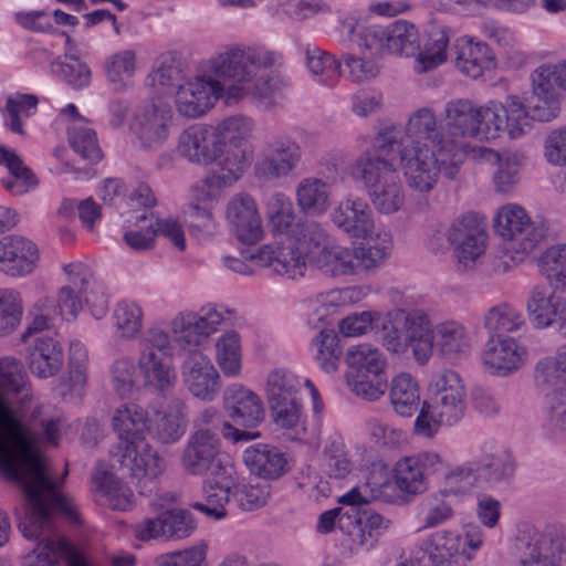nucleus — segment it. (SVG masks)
I'll list each match as a JSON object with an SVG mask.
<instances>
[{
    "label": "nucleus",
    "instance_id": "1",
    "mask_svg": "<svg viewBox=\"0 0 566 566\" xmlns=\"http://www.w3.org/2000/svg\"><path fill=\"white\" fill-rule=\"evenodd\" d=\"M61 428V418L44 406L31 400L24 408L12 407L0 395V471L23 490L29 509L19 527L27 536L40 532L54 512L80 523L77 505L56 490L40 450V443L59 446Z\"/></svg>",
    "mask_w": 566,
    "mask_h": 566
},
{
    "label": "nucleus",
    "instance_id": "2",
    "mask_svg": "<svg viewBox=\"0 0 566 566\" xmlns=\"http://www.w3.org/2000/svg\"><path fill=\"white\" fill-rule=\"evenodd\" d=\"M282 63L281 54L264 49L232 46L209 61V76L185 84L176 93L178 112L189 118L203 115L221 97L250 98L268 109L285 86L279 74L260 75Z\"/></svg>",
    "mask_w": 566,
    "mask_h": 566
},
{
    "label": "nucleus",
    "instance_id": "3",
    "mask_svg": "<svg viewBox=\"0 0 566 566\" xmlns=\"http://www.w3.org/2000/svg\"><path fill=\"white\" fill-rule=\"evenodd\" d=\"M374 149L399 157L409 188L419 192H430L440 175L454 179L465 159L464 143L446 134L430 107L413 112L403 134L396 126L381 129Z\"/></svg>",
    "mask_w": 566,
    "mask_h": 566
},
{
    "label": "nucleus",
    "instance_id": "4",
    "mask_svg": "<svg viewBox=\"0 0 566 566\" xmlns=\"http://www.w3.org/2000/svg\"><path fill=\"white\" fill-rule=\"evenodd\" d=\"M379 337L390 353L402 356L411 348L419 365L428 363L434 342L440 353L455 357L469 352L471 339L465 327L457 322L441 323L433 328L429 314L421 308L395 307L382 322Z\"/></svg>",
    "mask_w": 566,
    "mask_h": 566
},
{
    "label": "nucleus",
    "instance_id": "5",
    "mask_svg": "<svg viewBox=\"0 0 566 566\" xmlns=\"http://www.w3.org/2000/svg\"><path fill=\"white\" fill-rule=\"evenodd\" d=\"M112 426L118 439L109 449L112 467L136 478L140 495H151L157 491V478L166 470V462L151 446L137 448L149 430L147 411L136 403L120 405L113 413Z\"/></svg>",
    "mask_w": 566,
    "mask_h": 566
},
{
    "label": "nucleus",
    "instance_id": "6",
    "mask_svg": "<svg viewBox=\"0 0 566 566\" xmlns=\"http://www.w3.org/2000/svg\"><path fill=\"white\" fill-rule=\"evenodd\" d=\"M363 153L353 167L355 179L364 184L373 207L381 214L400 211L406 201L405 189L396 168L395 155L374 149Z\"/></svg>",
    "mask_w": 566,
    "mask_h": 566
},
{
    "label": "nucleus",
    "instance_id": "7",
    "mask_svg": "<svg viewBox=\"0 0 566 566\" xmlns=\"http://www.w3.org/2000/svg\"><path fill=\"white\" fill-rule=\"evenodd\" d=\"M138 371L143 386L150 391L166 394L175 387L177 375L170 342L161 329L150 328L140 342Z\"/></svg>",
    "mask_w": 566,
    "mask_h": 566
},
{
    "label": "nucleus",
    "instance_id": "8",
    "mask_svg": "<svg viewBox=\"0 0 566 566\" xmlns=\"http://www.w3.org/2000/svg\"><path fill=\"white\" fill-rule=\"evenodd\" d=\"M301 379L287 369H275L266 380V397L274 423L296 433L305 431L300 398Z\"/></svg>",
    "mask_w": 566,
    "mask_h": 566
},
{
    "label": "nucleus",
    "instance_id": "9",
    "mask_svg": "<svg viewBox=\"0 0 566 566\" xmlns=\"http://www.w3.org/2000/svg\"><path fill=\"white\" fill-rule=\"evenodd\" d=\"M357 44L370 51V55L391 53L413 56L420 54V35L411 22L397 20L394 23L360 28Z\"/></svg>",
    "mask_w": 566,
    "mask_h": 566
},
{
    "label": "nucleus",
    "instance_id": "10",
    "mask_svg": "<svg viewBox=\"0 0 566 566\" xmlns=\"http://www.w3.org/2000/svg\"><path fill=\"white\" fill-rule=\"evenodd\" d=\"M494 228L506 241V250L521 255L533 251L546 233L543 222L533 221L523 207L513 203L499 210Z\"/></svg>",
    "mask_w": 566,
    "mask_h": 566
},
{
    "label": "nucleus",
    "instance_id": "11",
    "mask_svg": "<svg viewBox=\"0 0 566 566\" xmlns=\"http://www.w3.org/2000/svg\"><path fill=\"white\" fill-rule=\"evenodd\" d=\"M520 566H559L566 560V534L562 525L533 528L521 541Z\"/></svg>",
    "mask_w": 566,
    "mask_h": 566
},
{
    "label": "nucleus",
    "instance_id": "12",
    "mask_svg": "<svg viewBox=\"0 0 566 566\" xmlns=\"http://www.w3.org/2000/svg\"><path fill=\"white\" fill-rule=\"evenodd\" d=\"M444 235L460 268H472L485 252L486 233L475 213L469 212L457 218Z\"/></svg>",
    "mask_w": 566,
    "mask_h": 566
},
{
    "label": "nucleus",
    "instance_id": "13",
    "mask_svg": "<svg viewBox=\"0 0 566 566\" xmlns=\"http://www.w3.org/2000/svg\"><path fill=\"white\" fill-rule=\"evenodd\" d=\"M465 409L467 394L430 397L420 408L415 421V433L431 439L440 426L458 423L464 417Z\"/></svg>",
    "mask_w": 566,
    "mask_h": 566
},
{
    "label": "nucleus",
    "instance_id": "14",
    "mask_svg": "<svg viewBox=\"0 0 566 566\" xmlns=\"http://www.w3.org/2000/svg\"><path fill=\"white\" fill-rule=\"evenodd\" d=\"M172 123V109L165 103L146 104L139 108L132 123V132L138 147L157 150L168 139Z\"/></svg>",
    "mask_w": 566,
    "mask_h": 566
},
{
    "label": "nucleus",
    "instance_id": "15",
    "mask_svg": "<svg viewBox=\"0 0 566 566\" xmlns=\"http://www.w3.org/2000/svg\"><path fill=\"white\" fill-rule=\"evenodd\" d=\"M244 256L256 261L260 266L271 268L274 273L292 280L303 276L306 270L305 252L291 237L276 244L263 245L256 253Z\"/></svg>",
    "mask_w": 566,
    "mask_h": 566
},
{
    "label": "nucleus",
    "instance_id": "16",
    "mask_svg": "<svg viewBox=\"0 0 566 566\" xmlns=\"http://www.w3.org/2000/svg\"><path fill=\"white\" fill-rule=\"evenodd\" d=\"M197 524L190 512L171 509L157 517L145 518L133 526L136 538L143 542L164 537L166 539H182L189 537Z\"/></svg>",
    "mask_w": 566,
    "mask_h": 566
},
{
    "label": "nucleus",
    "instance_id": "17",
    "mask_svg": "<svg viewBox=\"0 0 566 566\" xmlns=\"http://www.w3.org/2000/svg\"><path fill=\"white\" fill-rule=\"evenodd\" d=\"M181 374L189 392L202 401L214 400L221 389L218 370L200 350L188 352L184 357Z\"/></svg>",
    "mask_w": 566,
    "mask_h": 566
},
{
    "label": "nucleus",
    "instance_id": "18",
    "mask_svg": "<svg viewBox=\"0 0 566 566\" xmlns=\"http://www.w3.org/2000/svg\"><path fill=\"white\" fill-rule=\"evenodd\" d=\"M443 462L437 453L423 452L399 460L395 467V484L411 497L428 489V478L441 470Z\"/></svg>",
    "mask_w": 566,
    "mask_h": 566
},
{
    "label": "nucleus",
    "instance_id": "19",
    "mask_svg": "<svg viewBox=\"0 0 566 566\" xmlns=\"http://www.w3.org/2000/svg\"><path fill=\"white\" fill-rule=\"evenodd\" d=\"M301 159V148L289 137H276L268 143L254 166L255 174L264 179H277L290 175Z\"/></svg>",
    "mask_w": 566,
    "mask_h": 566
},
{
    "label": "nucleus",
    "instance_id": "20",
    "mask_svg": "<svg viewBox=\"0 0 566 566\" xmlns=\"http://www.w3.org/2000/svg\"><path fill=\"white\" fill-rule=\"evenodd\" d=\"M64 271L69 276V284L62 286L56 298L60 315L64 319H74L83 307V302H92L88 290L94 282L91 269L81 263L66 264Z\"/></svg>",
    "mask_w": 566,
    "mask_h": 566
},
{
    "label": "nucleus",
    "instance_id": "21",
    "mask_svg": "<svg viewBox=\"0 0 566 566\" xmlns=\"http://www.w3.org/2000/svg\"><path fill=\"white\" fill-rule=\"evenodd\" d=\"M220 440H209L201 434L189 437L182 451L181 467L190 475H210L223 471L226 465H233L222 459Z\"/></svg>",
    "mask_w": 566,
    "mask_h": 566
},
{
    "label": "nucleus",
    "instance_id": "22",
    "mask_svg": "<svg viewBox=\"0 0 566 566\" xmlns=\"http://www.w3.org/2000/svg\"><path fill=\"white\" fill-rule=\"evenodd\" d=\"M177 150L192 164L209 165L218 159L222 148L214 126L197 124L180 134Z\"/></svg>",
    "mask_w": 566,
    "mask_h": 566
},
{
    "label": "nucleus",
    "instance_id": "23",
    "mask_svg": "<svg viewBox=\"0 0 566 566\" xmlns=\"http://www.w3.org/2000/svg\"><path fill=\"white\" fill-rule=\"evenodd\" d=\"M482 360L493 375L507 376L524 366L527 349L507 335L490 336Z\"/></svg>",
    "mask_w": 566,
    "mask_h": 566
},
{
    "label": "nucleus",
    "instance_id": "24",
    "mask_svg": "<svg viewBox=\"0 0 566 566\" xmlns=\"http://www.w3.org/2000/svg\"><path fill=\"white\" fill-rule=\"evenodd\" d=\"M237 488V471L233 465H226L223 471L210 473L203 482L205 502H197L192 506L217 520L227 515L226 506L231 502Z\"/></svg>",
    "mask_w": 566,
    "mask_h": 566
},
{
    "label": "nucleus",
    "instance_id": "25",
    "mask_svg": "<svg viewBox=\"0 0 566 566\" xmlns=\"http://www.w3.org/2000/svg\"><path fill=\"white\" fill-rule=\"evenodd\" d=\"M226 218L241 242L254 244L262 239V221L250 195L238 193L231 198L227 206Z\"/></svg>",
    "mask_w": 566,
    "mask_h": 566
},
{
    "label": "nucleus",
    "instance_id": "26",
    "mask_svg": "<svg viewBox=\"0 0 566 566\" xmlns=\"http://www.w3.org/2000/svg\"><path fill=\"white\" fill-rule=\"evenodd\" d=\"M334 224L352 238L365 239L373 234L375 223L369 205L359 197L342 200L332 213Z\"/></svg>",
    "mask_w": 566,
    "mask_h": 566
},
{
    "label": "nucleus",
    "instance_id": "27",
    "mask_svg": "<svg viewBox=\"0 0 566 566\" xmlns=\"http://www.w3.org/2000/svg\"><path fill=\"white\" fill-rule=\"evenodd\" d=\"M223 403L229 418L239 427L249 431L256 428L264 419V408L260 397L239 385L226 389Z\"/></svg>",
    "mask_w": 566,
    "mask_h": 566
},
{
    "label": "nucleus",
    "instance_id": "28",
    "mask_svg": "<svg viewBox=\"0 0 566 566\" xmlns=\"http://www.w3.org/2000/svg\"><path fill=\"white\" fill-rule=\"evenodd\" d=\"M39 260L35 244L20 235L0 239V270L11 276H24L33 272Z\"/></svg>",
    "mask_w": 566,
    "mask_h": 566
},
{
    "label": "nucleus",
    "instance_id": "29",
    "mask_svg": "<svg viewBox=\"0 0 566 566\" xmlns=\"http://www.w3.org/2000/svg\"><path fill=\"white\" fill-rule=\"evenodd\" d=\"M27 363L34 376L43 379L54 377L64 364L63 348L48 335H35L27 347Z\"/></svg>",
    "mask_w": 566,
    "mask_h": 566
},
{
    "label": "nucleus",
    "instance_id": "30",
    "mask_svg": "<svg viewBox=\"0 0 566 566\" xmlns=\"http://www.w3.org/2000/svg\"><path fill=\"white\" fill-rule=\"evenodd\" d=\"M446 134L463 143L462 138L479 137L480 124L478 105L470 99L459 98L446 104L443 112Z\"/></svg>",
    "mask_w": 566,
    "mask_h": 566
},
{
    "label": "nucleus",
    "instance_id": "31",
    "mask_svg": "<svg viewBox=\"0 0 566 566\" xmlns=\"http://www.w3.org/2000/svg\"><path fill=\"white\" fill-rule=\"evenodd\" d=\"M454 62L458 70L471 78L483 75L485 70L494 66V55L484 42H474L472 38L462 36L453 46Z\"/></svg>",
    "mask_w": 566,
    "mask_h": 566
},
{
    "label": "nucleus",
    "instance_id": "32",
    "mask_svg": "<svg viewBox=\"0 0 566 566\" xmlns=\"http://www.w3.org/2000/svg\"><path fill=\"white\" fill-rule=\"evenodd\" d=\"M218 158L217 167L203 181L208 188L232 186L241 178L250 163L248 147H243L242 145L222 146V151Z\"/></svg>",
    "mask_w": 566,
    "mask_h": 566
},
{
    "label": "nucleus",
    "instance_id": "33",
    "mask_svg": "<svg viewBox=\"0 0 566 566\" xmlns=\"http://www.w3.org/2000/svg\"><path fill=\"white\" fill-rule=\"evenodd\" d=\"M52 516L43 523L40 532L27 538H39L36 547L25 556V566H61V559L72 554L71 545L51 531ZM22 534H24L22 532Z\"/></svg>",
    "mask_w": 566,
    "mask_h": 566
},
{
    "label": "nucleus",
    "instance_id": "34",
    "mask_svg": "<svg viewBox=\"0 0 566 566\" xmlns=\"http://www.w3.org/2000/svg\"><path fill=\"white\" fill-rule=\"evenodd\" d=\"M243 461L251 474L264 480H276L287 472L286 454L270 444H256L248 448Z\"/></svg>",
    "mask_w": 566,
    "mask_h": 566
},
{
    "label": "nucleus",
    "instance_id": "35",
    "mask_svg": "<svg viewBox=\"0 0 566 566\" xmlns=\"http://www.w3.org/2000/svg\"><path fill=\"white\" fill-rule=\"evenodd\" d=\"M195 431L189 437L201 434L211 440H220L219 436L231 438L233 442L250 441L260 437L259 431H249L234 428L230 422L224 421L219 411L213 407L201 410L193 420Z\"/></svg>",
    "mask_w": 566,
    "mask_h": 566
},
{
    "label": "nucleus",
    "instance_id": "36",
    "mask_svg": "<svg viewBox=\"0 0 566 566\" xmlns=\"http://www.w3.org/2000/svg\"><path fill=\"white\" fill-rule=\"evenodd\" d=\"M187 427V406L184 400L171 399L166 409L157 415L153 427V437L163 444L177 442Z\"/></svg>",
    "mask_w": 566,
    "mask_h": 566
},
{
    "label": "nucleus",
    "instance_id": "37",
    "mask_svg": "<svg viewBox=\"0 0 566 566\" xmlns=\"http://www.w3.org/2000/svg\"><path fill=\"white\" fill-rule=\"evenodd\" d=\"M347 521L357 526V542L366 548L373 549L379 537L391 526V520L379 514L370 507L347 509Z\"/></svg>",
    "mask_w": 566,
    "mask_h": 566
},
{
    "label": "nucleus",
    "instance_id": "38",
    "mask_svg": "<svg viewBox=\"0 0 566 566\" xmlns=\"http://www.w3.org/2000/svg\"><path fill=\"white\" fill-rule=\"evenodd\" d=\"M211 189L205 182L201 187L195 188L196 201H191L185 211L190 231L203 237L212 235L217 230L212 212Z\"/></svg>",
    "mask_w": 566,
    "mask_h": 566
},
{
    "label": "nucleus",
    "instance_id": "39",
    "mask_svg": "<svg viewBox=\"0 0 566 566\" xmlns=\"http://www.w3.org/2000/svg\"><path fill=\"white\" fill-rule=\"evenodd\" d=\"M389 398L394 411L400 417H412L422 406L419 385L407 373H400L391 379Z\"/></svg>",
    "mask_w": 566,
    "mask_h": 566
},
{
    "label": "nucleus",
    "instance_id": "40",
    "mask_svg": "<svg viewBox=\"0 0 566 566\" xmlns=\"http://www.w3.org/2000/svg\"><path fill=\"white\" fill-rule=\"evenodd\" d=\"M12 394L21 395L20 407L24 408L32 400L22 363L14 357H4L0 359V395L15 407L10 398Z\"/></svg>",
    "mask_w": 566,
    "mask_h": 566
},
{
    "label": "nucleus",
    "instance_id": "41",
    "mask_svg": "<svg viewBox=\"0 0 566 566\" xmlns=\"http://www.w3.org/2000/svg\"><path fill=\"white\" fill-rule=\"evenodd\" d=\"M186 73L181 57L174 52L165 53L159 65L147 77L148 83L160 94L177 93L185 84Z\"/></svg>",
    "mask_w": 566,
    "mask_h": 566
},
{
    "label": "nucleus",
    "instance_id": "42",
    "mask_svg": "<svg viewBox=\"0 0 566 566\" xmlns=\"http://www.w3.org/2000/svg\"><path fill=\"white\" fill-rule=\"evenodd\" d=\"M0 165L4 166L10 177L2 178V186L13 195H23L38 185V179L21 157L4 146H0Z\"/></svg>",
    "mask_w": 566,
    "mask_h": 566
},
{
    "label": "nucleus",
    "instance_id": "43",
    "mask_svg": "<svg viewBox=\"0 0 566 566\" xmlns=\"http://www.w3.org/2000/svg\"><path fill=\"white\" fill-rule=\"evenodd\" d=\"M564 297L556 296L551 289L544 284L532 287L526 301V311L533 324L537 328L551 327Z\"/></svg>",
    "mask_w": 566,
    "mask_h": 566
},
{
    "label": "nucleus",
    "instance_id": "44",
    "mask_svg": "<svg viewBox=\"0 0 566 566\" xmlns=\"http://www.w3.org/2000/svg\"><path fill=\"white\" fill-rule=\"evenodd\" d=\"M476 464L479 486L482 483L490 488L506 484L511 481L515 471L514 460L506 451L484 454Z\"/></svg>",
    "mask_w": 566,
    "mask_h": 566
},
{
    "label": "nucleus",
    "instance_id": "45",
    "mask_svg": "<svg viewBox=\"0 0 566 566\" xmlns=\"http://www.w3.org/2000/svg\"><path fill=\"white\" fill-rule=\"evenodd\" d=\"M483 326L490 336L516 333L526 328L523 313L509 303H500L486 311Z\"/></svg>",
    "mask_w": 566,
    "mask_h": 566
},
{
    "label": "nucleus",
    "instance_id": "46",
    "mask_svg": "<svg viewBox=\"0 0 566 566\" xmlns=\"http://www.w3.org/2000/svg\"><path fill=\"white\" fill-rule=\"evenodd\" d=\"M426 553L432 566H444L454 556L464 554L463 537L457 531H438L429 536Z\"/></svg>",
    "mask_w": 566,
    "mask_h": 566
},
{
    "label": "nucleus",
    "instance_id": "47",
    "mask_svg": "<svg viewBox=\"0 0 566 566\" xmlns=\"http://www.w3.org/2000/svg\"><path fill=\"white\" fill-rule=\"evenodd\" d=\"M452 495L451 491L443 490L422 499L419 504V516L423 522L421 528H434L453 517Z\"/></svg>",
    "mask_w": 566,
    "mask_h": 566
},
{
    "label": "nucleus",
    "instance_id": "48",
    "mask_svg": "<svg viewBox=\"0 0 566 566\" xmlns=\"http://www.w3.org/2000/svg\"><path fill=\"white\" fill-rule=\"evenodd\" d=\"M347 374H386L387 358L384 353L370 345L352 346L346 353Z\"/></svg>",
    "mask_w": 566,
    "mask_h": 566
},
{
    "label": "nucleus",
    "instance_id": "49",
    "mask_svg": "<svg viewBox=\"0 0 566 566\" xmlns=\"http://www.w3.org/2000/svg\"><path fill=\"white\" fill-rule=\"evenodd\" d=\"M451 30L447 27L433 28L423 43L420 42V54L416 55L420 72H424L447 60V48Z\"/></svg>",
    "mask_w": 566,
    "mask_h": 566
},
{
    "label": "nucleus",
    "instance_id": "50",
    "mask_svg": "<svg viewBox=\"0 0 566 566\" xmlns=\"http://www.w3.org/2000/svg\"><path fill=\"white\" fill-rule=\"evenodd\" d=\"M321 467L334 479H344L352 471L353 462L342 437L332 436L326 440Z\"/></svg>",
    "mask_w": 566,
    "mask_h": 566
},
{
    "label": "nucleus",
    "instance_id": "51",
    "mask_svg": "<svg viewBox=\"0 0 566 566\" xmlns=\"http://www.w3.org/2000/svg\"><path fill=\"white\" fill-rule=\"evenodd\" d=\"M300 208L310 214H321L329 206V192L325 181L318 178L303 179L296 189Z\"/></svg>",
    "mask_w": 566,
    "mask_h": 566
},
{
    "label": "nucleus",
    "instance_id": "52",
    "mask_svg": "<svg viewBox=\"0 0 566 566\" xmlns=\"http://www.w3.org/2000/svg\"><path fill=\"white\" fill-rule=\"evenodd\" d=\"M392 249L391 234L378 233L374 243L360 244L353 250L355 253L356 273L370 271L380 266L389 256Z\"/></svg>",
    "mask_w": 566,
    "mask_h": 566
},
{
    "label": "nucleus",
    "instance_id": "53",
    "mask_svg": "<svg viewBox=\"0 0 566 566\" xmlns=\"http://www.w3.org/2000/svg\"><path fill=\"white\" fill-rule=\"evenodd\" d=\"M154 212L147 210L142 213L134 212L127 220L138 229L129 230L124 233V242L136 252H145L155 248L156 232L153 223Z\"/></svg>",
    "mask_w": 566,
    "mask_h": 566
},
{
    "label": "nucleus",
    "instance_id": "54",
    "mask_svg": "<svg viewBox=\"0 0 566 566\" xmlns=\"http://www.w3.org/2000/svg\"><path fill=\"white\" fill-rule=\"evenodd\" d=\"M317 266L327 275H352L356 273L355 253L348 248L332 244L316 256Z\"/></svg>",
    "mask_w": 566,
    "mask_h": 566
},
{
    "label": "nucleus",
    "instance_id": "55",
    "mask_svg": "<svg viewBox=\"0 0 566 566\" xmlns=\"http://www.w3.org/2000/svg\"><path fill=\"white\" fill-rule=\"evenodd\" d=\"M296 244L304 251L306 245V254L311 255L314 261L316 256L327 250L333 243L324 228L314 221H306L296 224L293 230Z\"/></svg>",
    "mask_w": 566,
    "mask_h": 566
},
{
    "label": "nucleus",
    "instance_id": "56",
    "mask_svg": "<svg viewBox=\"0 0 566 566\" xmlns=\"http://www.w3.org/2000/svg\"><path fill=\"white\" fill-rule=\"evenodd\" d=\"M69 142L73 150L90 164L98 163L102 150L97 144L96 134L83 124L72 123L67 129Z\"/></svg>",
    "mask_w": 566,
    "mask_h": 566
},
{
    "label": "nucleus",
    "instance_id": "57",
    "mask_svg": "<svg viewBox=\"0 0 566 566\" xmlns=\"http://www.w3.org/2000/svg\"><path fill=\"white\" fill-rule=\"evenodd\" d=\"M22 316L23 303L20 293L11 289L0 290V336L13 333Z\"/></svg>",
    "mask_w": 566,
    "mask_h": 566
},
{
    "label": "nucleus",
    "instance_id": "58",
    "mask_svg": "<svg viewBox=\"0 0 566 566\" xmlns=\"http://www.w3.org/2000/svg\"><path fill=\"white\" fill-rule=\"evenodd\" d=\"M503 112V132H506L510 138H521L532 129L530 113L518 97L509 96Z\"/></svg>",
    "mask_w": 566,
    "mask_h": 566
},
{
    "label": "nucleus",
    "instance_id": "59",
    "mask_svg": "<svg viewBox=\"0 0 566 566\" xmlns=\"http://www.w3.org/2000/svg\"><path fill=\"white\" fill-rule=\"evenodd\" d=\"M217 361L228 376H235L241 368V346L239 334L234 331L223 334L216 344Z\"/></svg>",
    "mask_w": 566,
    "mask_h": 566
},
{
    "label": "nucleus",
    "instance_id": "60",
    "mask_svg": "<svg viewBox=\"0 0 566 566\" xmlns=\"http://www.w3.org/2000/svg\"><path fill=\"white\" fill-rule=\"evenodd\" d=\"M346 379L350 390L368 401L378 400L388 388L386 374H347Z\"/></svg>",
    "mask_w": 566,
    "mask_h": 566
},
{
    "label": "nucleus",
    "instance_id": "61",
    "mask_svg": "<svg viewBox=\"0 0 566 566\" xmlns=\"http://www.w3.org/2000/svg\"><path fill=\"white\" fill-rule=\"evenodd\" d=\"M221 147L224 145L247 147L245 140L253 130V122L245 116L237 115L222 120L214 126Z\"/></svg>",
    "mask_w": 566,
    "mask_h": 566
},
{
    "label": "nucleus",
    "instance_id": "62",
    "mask_svg": "<svg viewBox=\"0 0 566 566\" xmlns=\"http://www.w3.org/2000/svg\"><path fill=\"white\" fill-rule=\"evenodd\" d=\"M541 273L566 290V244L548 248L538 259Z\"/></svg>",
    "mask_w": 566,
    "mask_h": 566
},
{
    "label": "nucleus",
    "instance_id": "63",
    "mask_svg": "<svg viewBox=\"0 0 566 566\" xmlns=\"http://www.w3.org/2000/svg\"><path fill=\"white\" fill-rule=\"evenodd\" d=\"M266 214L273 231L280 233L290 232L295 221L293 203L283 193H274L269 198Z\"/></svg>",
    "mask_w": 566,
    "mask_h": 566
},
{
    "label": "nucleus",
    "instance_id": "64",
    "mask_svg": "<svg viewBox=\"0 0 566 566\" xmlns=\"http://www.w3.org/2000/svg\"><path fill=\"white\" fill-rule=\"evenodd\" d=\"M104 69L107 80L116 86L123 88L126 78L134 75L136 70V54L132 50H124L108 56L104 62Z\"/></svg>",
    "mask_w": 566,
    "mask_h": 566
}]
</instances>
